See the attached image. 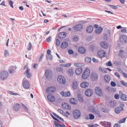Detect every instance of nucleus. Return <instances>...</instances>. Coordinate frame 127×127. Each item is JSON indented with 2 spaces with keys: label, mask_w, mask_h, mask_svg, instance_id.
<instances>
[{
  "label": "nucleus",
  "mask_w": 127,
  "mask_h": 127,
  "mask_svg": "<svg viewBox=\"0 0 127 127\" xmlns=\"http://www.w3.org/2000/svg\"><path fill=\"white\" fill-rule=\"evenodd\" d=\"M73 116L74 119L75 120H78V119L80 118L81 117V111L79 110H75L73 111Z\"/></svg>",
  "instance_id": "f257e3e1"
},
{
  "label": "nucleus",
  "mask_w": 127,
  "mask_h": 127,
  "mask_svg": "<svg viewBox=\"0 0 127 127\" xmlns=\"http://www.w3.org/2000/svg\"><path fill=\"white\" fill-rule=\"evenodd\" d=\"M8 77V72L5 70L2 71L0 73V78L2 80H5Z\"/></svg>",
  "instance_id": "f03ea898"
},
{
  "label": "nucleus",
  "mask_w": 127,
  "mask_h": 127,
  "mask_svg": "<svg viewBox=\"0 0 127 127\" xmlns=\"http://www.w3.org/2000/svg\"><path fill=\"white\" fill-rule=\"evenodd\" d=\"M90 76V69L87 68L84 70V72L82 73V78L83 79H88Z\"/></svg>",
  "instance_id": "7ed1b4c3"
},
{
  "label": "nucleus",
  "mask_w": 127,
  "mask_h": 127,
  "mask_svg": "<svg viewBox=\"0 0 127 127\" xmlns=\"http://www.w3.org/2000/svg\"><path fill=\"white\" fill-rule=\"evenodd\" d=\"M25 69H26V70L25 72L26 76H27L28 78H30L32 74L30 72V69L28 68V65H25V66L24 67V70H25Z\"/></svg>",
  "instance_id": "20e7f679"
},
{
  "label": "nucleus",
  "mask_w": 127,
  "mask_h": 127,
  "mask_svg": "<svg viewBox=\"0 0 127 127\" xmlns=\"http://www.w3.org/2000/svg\"><path fill=\"white\" fill-rule=\"evenodd\" d=\"M45 76L47 79H51L53 76L52 71L50 70V69H47L45 71Z\"/></svg>",
  "instance_id": "39448f33"
},
{
  "label": "nucleus",
  "mask_w": 127,
  "mask_h": 127,
  "mask_svg": "<svg viewBox=\"0 0 127 127\" xmlns=\"http://www.w3.org/2000/svg\"><path fill=\"white\" fill-rule=\"evenodd\" d=\"M58 82L60 84H65L66 83V79L64 76L60 75L58 78Z\"/></svg>",
  "instance_id": "423d86ee"
},
{
  "label": "nucleus",
  "mask_w": 127,
  "mask_h": 127,
  "mask_svg": "<svg viewBox=\"0 0 127 127\" xmlns=\"http://www.w3.org/2000/svg\"><path fill=\"white\" fill-rule=\"evenodd\" d=\"M95 90L97 96H99V97H102V96H103V91L101 88L99 87H96L95 88Z\"/></svg>",
  "instance_id": "0eeeda50"
},
{
  "label": "nucleus",
  "mask_w": 127,
  "mask_h": 127,
  "mask_svg": "<svg viewBox=\"0 0 127 127\" xmlns=\"http://www.w3.org/2000/svg\"><path fill=\"white\" fill-rule=\"evenodd\" d=\"M23 86L25 89H29L30 87V84L27 80H24L23 81Z\"/></svg>",
  "instance_id": "6e6552de"
},
{
  "label": "nucleus",
  "mask_w": 127,
  "mask_h": 127,
  "mask_svg": "<svg viewBox=\"0 0 127 127\" xmlns=\"http://www.w3.org/2000/svg\"><path fill=\"white\" fill-rule=\"evenodd\" d=\"M120 42L123 44H127V36L126 35H122L120 37Z\"/></svg>",
  "instance_id": "1a4fd4ad"
},
{
  "label": "nucleus",
  "mask_w": 127,
  "mask_h": 127,
  "mask_svg": "<svg viewBox=\"0 0 127 127\" xmlns=\"http://www.w3.org/2000/svg\"><path fill=\"white\" fill-rule=\"evenodd\" d=\"M56 91V88L55 87H48L46 90V92L47 94H49V93H54Z\"/></svg>",
  "instance_id": "9d476101"
},
{
  "label": "nucleus",
  "mask_w": 127,
  "mask_h": 127,
  "mask_svg": "<svg viewBox=\"0 0 127 127\" xmlns=\"http://www.w3.org/2000/svg\"><path fill=\"white\" fill-rule=\"evenodd\" d=\"M74 29L75 31H81V30H83V25H76L74 27Z\"/></svg>",
  "instance_id": "9b49d317"
},
{
  "label": "nucleus",
  "mask_w": 127,
  "mask_h": 127,
  "mask_svg": "<svg viewBox=\"0 0 127 127\" xmlns=\"http://www.w3.org/2000/svg\"><path fill=\"white\" fill-rule=\"evenodd\" d=\"M12 109L13 111H15V112H18V111L20 110V104L18 103L14 104L12 106Z\"/></svg>",
  "instance_id": "f8f14e48"
},
{
  "label": "nucleus",
  "mask_w": 127,
  "mask_h": 127,
  "mask_svg": "<svg viewBox=\"0 0 127 127\" xmlns=\"http://www.w3.org/2000/svg\"><path fill=\"white\" fill-rule=\"evenodd\" d=\"M98 55L100 58H104L106 56V52L105 51L100 50L98 52Z\"/></svg>",
  "instance_id": "ddd939ff"
},
{
  "label": "nucleus",
  "mask_w": 127,
  "mask_h": 127,
  "mask_svg": "<svg viewBox=\"0 0 127 127\" xmlns=\"http://www.w3.org/2000/svg\"><path fill=\"white\" fill-rule=\"evenodd\" d=\"M119 56L121 58H125V57H126L127 56V54L125 53V51H124V50H121L119 51Z\"/></svg>",
  "instance_id": "4468645a"
},
{
  "label": "nucleus",
  "mask_w": 127,
  "mask_h": 127,
  "mask_svg": "<svg viewBox=\"0 0 127 127\" xmlns=\"http://www.w3.org/2000/svg\"><path fill=\"white\" fill-rule=\"evenodd\" d=\"M47 99L48 101L51 103H54L55 102V97L53 95L50 94L47 96Z\"/></svg>",
  "instance_id": "2eb2a0df"
},
{
  "label": "nucleus",
  "mask_w": 127,
  "mask_h": 127,
  "mask_svg": "<svg viewBox=\"0 0 127 127\" xmlns=\"http://www.w3.org/2000/svg\"><path fill=\"white\" fill-rule=\"evenodd\" d=\"M61 95H62L63 97H70V96H71V92H70V91H62Z\"/></svg>",
  "instance_id": "dca6fc26"
},
{
  "label": "nucleus",
  "mask_w": 127,
  "mask_h": 127,
  "mask_svg": "<svg viewBox=\"0 0 127 127\" xmlns=\"http://www.w3.org/2000/svg\"><path fill=\"white\" fill-rule=\"evenodd\" d=\"M62 108L65 110H69L71 109V106L66 103H64L62 104Z\"/></svg>",
  "instance_id": "f3484780"
},
{
  "label": "nucleus",
  "mask_w": 127,
  "mask_h": 127,
  "mask_svg": "<svg viewBox=\"0 0 127 127\" xmlns=\"http://www.w3.org/2000/svg\"><path fill=\"white\" fill-rule=\"evenodd\" d=\"M67 36V33L65 32H62L58 35L59 38H65Z\"/></svg>",
  "instance_id": "a211bd4d"
},
{
  "label": "nucleus",
  "mask_w": 127,
  "mask_h": 127,
  "mask_svg": "<svg viewBox=\"0 0 127 127\" xmlns=\"http://www.w3.org/2000/svg\"><path fill=\"white\" fill-rule=\"evenodd\" d=\"M122 111H124V107L122 106L116 108L115 109V111L116 114H120Z\"/></svg>",
  "instance_id": "6ab92c4d"
},
{
  "label": "nucleus",
  "mask_w": 127,
  "mask_h": 127,
  "mask_svg": "<svg viewBox=\"0 0 127 127\" xmlns=\"http://www.w3.org/2000/svg\"><path fill=\"white\" fill-rule=\"evenodd\" d=\"M85 95L87 97H91L93 95V91L91 89H87L85 91Z\"/></svg>",
  "instance_id": "aec40b11"
},
{
  "label": "nucleus",
  "mask_w": 127,
  "mask_h": 127,
  "mask_svg": "<svg viewBox=\"0 0 127 127\" xmlns=\"http://www.w3.org/2000/svg\"><path fill=\"white\" fill-rule=\"evenodd\" d=\"M94 30V28L93 27V26L89 25L87 27L86 31L88 32V33H92Z\"/></svg>",
  "instance_id": "412c9836"
},
{
  "label": "nucleus",
  "mask_w": 127,
  "mask_h": 127,
  "mask_svg": "<svg viewBox=\"0 0 127 127\" xmlns=\"http://www.w3.org/2000/svg\"><path fill=\"white\" fill-rule=\"evenodd\" d=\"M91 78L93 81H96V80H98V74L95 72H92L91 74Z\"/></svg>",
  "instance_id": "4be33fe9"
},
{
  "label": "nucleus",
  "mask_w": 127,
  "mask_h": 127,
  "mask_svg": "<svg viewBox=\"0 0 127 127\" xmlns=\"http://www.w3.org/2000/svg\"><path fill=\"white\" fill-rule=\"evenodd\" d=\"M78 52L81 54H85L86 53V49L83 47H81L78 49Z\"/></svg>",
  "instance_id": "5701e85b"
},
{
  "label": "nucleus",
  "mask_w": 127,
  "mask_h": 127,
  "mask_svg": "<svg viewBox=\"0 0 127 127\" xmlns=\"http://www.w3.org/2000/svg\"><path fill=\"white\" fill-rule=\"evenodd\" d=\"M68 42H64L61 44V48L63 49H66L68 47Z\"/></svg>",
  "instance_id": "b1692460"
},
{
  "label": "nucleus",
  "mask_w": 127,
  "mask_h": 127,
  "mask_svg": "<svg viewBox=\"0 0 127 127\" xmlns=\"http://www.w3.org/2000/svg\"><path fill=\"white\" fill-rule=\"evenodd\" d=\"M82 72H83V69L81 68H77L75 70V74L77 75H80L82 73Z\"/></svg>",
  "instance_id": "393cba45"
},
{
  "label": "nucleus",
  "mask_w": 127,
  "mask_h": 127,
  "mask_svg": "<svg viewBox=\"0 0 127 127\" xmlns=\"http://www.w3.org/2000/svg\"><path fill=\"white\" fill-rule=\"evenodd\" d=\"M15 70H16V67L15 66H11V68L9 69V74H13V73L15 72Z\"/></svg>",
  "instance_id": "a878e982"
},
{
  "label": "nucleus",
  "mask_w": 127,
  "mask_h": 127,
  "mask_svg": "<svg viewBox=\"0 0 127 127\" xmlns=\"http://www.w3.org/2000/svg\"><path fill=\"white\" fill-rule=\"evenodd\" d=\"M89 86V83L87 82H84L80 84V87L81 88H87Z\"/></svg>",
  "instance_id": "bb28decb"
},
{
  "label": "nucleus",
  "mask_w": 127,
  "mask_h": 127,
  "mask_svg": "<svg viewBox=\"0 0 127 127\" xmlns=\"http://www.w3.org/2000/svg\"><path fill=\"white\" fill-rule=\"evenodd\" d=\"M78 86V83L77 81L74 80L72 82V88L74 90H76L77 89V87Z\"/></svg>",
  "instance_id": "cd10ccee"
},
{
  "label": "nucleus",
  "mask_w": 127,
  "mask_h": 127,
  "mask_svg": "<svg viewBox=\"0 0 127 127\" xmlns=\"http://www.w3.org/2000/svg\"><path fill=\"white\" fill-rule=\"evenodd\" d=\"M101 46L102 48L106 49L108 47V43L106 42H102L101 43Z\"/></svg>",
  "instance_id": "c85d7f7f"
},
{
  "label": "nucleus",
  "mask_w": 127,
  "mask_h": 127,
  "mask_svg": "<svg viewBox=\"0 0 127 127\" xmlns=\"http://www.w3.org/2000/svg\"><path fill=\"white\" fill-rule=\"evenodd\" d=\"M77 99L80 103H83L84 102V99H83V96L80 94L77 95Z\"/></svg>",
  "instance_id": "c756f323"
},
{
  "label": "nucleus",
  "mask_w": 127,
  "mask_h": 127,
  "mask_svg": "<svg viewBox=\"0 0 127 127\" xmlns=\"http://www.w3.org/2000/svg\"><path fill=\"white\" fill-rule=\"evenodd\" d=\"M74 65L75 67H84L85 66V64L82 63H75Z\"/></svg>",
  "instance_id": "7c9ffc66"
},
{
  "label": "nucleus",
  "mask_w": 127,
  "mask_h": 127,
  "mask_svg": "<svg viewBox=\"0 0 127 127\" xmlns=\"http://www.w3.org/2000/svg\"><path fill=\"white\" fill-rule=\"evenodd\" d=\"M102 31H103V28H102L101 27L98 28L95 30V32H96V33H97V34H100V33H101V32H102Z\"/></svg>",
  "instance_id": "2f4dec72"
},
{
  "label": "nucleus",
  "mask_w": 127,
  "mask_h": 127,
  "mask_svg": "<svg viewBox=\"0 0 127 127\" xmlns=\"http://www.w3.org/2000/svg\"><path fill=\"white\" fill-rule=\"evenodd\" d=\"M70 103L72 104V105H77V101H76V99L71 98L69 100Z\"/></svg>",
  "instance_id": "473e14b6"
},
{
  "label": "nucleus",
  "mask_w": 127,
  "mask_h": 127,
  "mask_svg": "<svg viewBox=\"0 0 127 127\" xmlns=\"http://www.w3.org/2000/svg\"><path fill=\"white\" fill-rule=\"evenodd\" d=\"M91 61H92V59H91V58H89L88 57H85V62L86 63H87V64L88 63H91Z\"/></svg>",
  "instance_id": "72a5a7b5"
},
{
  "label": "nucleus",
  "mask_w": 127,
  "mask_h": 127,
  "mask_svg": "<svg viewBox=\"0 0 127 127\" xmlns=\"http://www.w3.org/2000/svg\"><path fill=\"white\" fill-rule=\"evenodd\" d=\"M53 115H54V116H55V117H56L58 119H59V120L62 121V122H64V119H63V118H61L60 116L56 114L55 113H53Z\"/></svg>",
  "instance_id": "f704fd0d"
},
{
  "label": "nucleus",
  "mask_w": 127,
  "mask_h": 127,
  "mask_svg": "<svg viewBox=\"0 0 127 127\" xmlns=\"http://www.w3.org/2000/svg\"><path fill=\"white\" fill-rule=\"evenodd\" d=\"M103 126H104V127H111V123L110 122H103Z\"/></svg>",
  "instance_id": "c9c22d12"
},
{
  "label": "nucleus",
  "mask_w": 127,
  "mask_h": 127,
  "mask_svg": "<svg viewBox=\"0 0 127 127\" xmlns=\"http://www.w3.org/2000/svg\"><path fill=\"white\" fill-rule=\"evenodd\" d=\"M104 80L107 83H109L110 80V76L109 75H105L104 76Z\"/></svg>",
  "instance_id": "e433bc0d"
},
{
  "label": "nucleus",
  "mask_w": 127,
  "mask_h": 127,
  "mask_svg": "<svg viewBox=\"0 0 127 127\" xmlns=\"http://www.w3.org/2000/svg\"><path fill=\"white\" fill-rule=\"evenodd\" d=\"M94 114H96V115H98V117L101 118V115H100V111L97 109H94V111L93 112Z\"/></svg>",
  "instance_id": "4c0bfd02"
},
{
  "label": "nucleus",
  "mask_w": 127,
  "mask_h": 127,
  "mask_svg": "<svg viewBox=\"0 0 127 127\" xmlns=\"http://www.w3.org/2000/svg\"><path fill=\"white\" fill-rule=\"evenodd\" d=\"M121 99H122L123 101H127V95L125 94H123L121 96Z\"/></svg>",
  "instance_id": "58836bf2"
},
{
  "label": "nucleus",
  "mask_w": 127,
  "mask_h": 127,
  "mask_svg": "<svg viewBox=\"0 0 127 127\" xmlns=\"http://www.w3.org/2000/svg\"><path fill=\"white\" fill-rule=\"evenodd\" d=\"M88 111L89 112H91L92 113H93L95 111V108L93 106H90L88 108Z\"/></svg>",
  "instance_id": "ea45409f"
},
{
  "label": "nucleus",
  "mask_w": 127,
  "mask_h": 127,
  "mask_svg": "<svg viewBox=\"0 0 127 127\" xmlns=\"http://www.w3.org/2000/svg\"><path fill=\"white\" fill-rule=\"evenodd\" d=\"M4 55L5 57H7L8 56H9V52L7 50H5L4 51Z\"/></svg>",
  "instance_id": "a19ab883"
},
{
  "label": "nucleus",
  "mask_w": 127,
  "mask_h": 127,
  "mask_svg": "<svg viewBox=\"0 0 127 127\" xmlns=\"http://www.w3.org/2000/svg\"><path fill=\"white\" fill-rule=\"evenodd\" d=\"M31 48H32V44L31 43H29L27 46V50H31Z\"/></svg>",
  "instance_id": "79ce46f5"
},
{
  "label": "nucleus",
  "mask_w": 127,
  "mask_h": 127,
  "mask_svg": "<svg viewBox=\"0 0 127 127\" xmlns=\"http://www.w3.org/2000/svg\"><path fill=\"white\" fill-rule=\"evenodd\" d=\"M68 73L69 75H70V76H71V75H73V74H74V71H73V69H68Z\"/></svg>",
  "instance_id": "37998d69"
},
{
  "label": "nucleus",
  "mask_w": 127,
  "mask_h": 127,
  "mask_svg": "<svg viewBox=\"0 0 127 127\" xmlns=\"http://www.w3.org/2000/svg\"><path fill=\"white\" fill-rule=\"evenodd\" d=\"M62 115H63V116H64V117L67 116H67H70V113H69V112L68 111L65 112V113L64 112Z\"/></svg>",
  "instance_id": "c03bdc74"
},
{
  "label": "nucleus",
  "mask_w": 127,
  "mask_h": 127,
  "mask_svg": "<svg viewBox=\"0 0 127 127\" xmlns=\"http://www.w3.org/2000/svg\"><path fill=\"white\" fill-rule=\"evenodd\" d=\"M89 117L90 120H94V119H95V116H94L93 114H89Z\"/></svg>",
  "instance_id": "a18cd8bd"
},
{
  "label": "nucleus",
  "mask_w": 127,
  "mask_h": 127,
  "mask_svg": "<svg viewBox=\"0 0 127 127\" xmlns=\"http://www.w3.org/2000/svg\"><path fill=\"white\" fill-rule=\"evenodd\" d=\"M22 107L24 109L25 111H28V108H27V106H25L23 103L21 104Z\"/></svg>",
  "instance_id": "49530a36"
},
{
  "label": "nucleus",
  "mask_w": 127,
  "mask_h": 127,
  "mask_svg": "<svg viewBox=\"0 0 127 127\" xmlns=\"http://www.w3.org/2000/svg\"><path fill=\"white\" fill-rule=\"evenodd\" d=\"M109 6H110L111 7V8H113V9H118V7L116 6V5H108Z\"/></svg>",
  "instance_id": "de8ad7c7"
},
{
  "label": "nucleus",
  "mask_w": 127,
  "mask_h": 127,
  "mask_svg": "<svg viewBox=\"0 0 127 127\" xmlns=\"http://www.w3.org/2000/svg\"><path fill=\"white\" fill-rule=\"evenodd\" d=\"M73 41H74V42H77V41H78L79 40V37L74 36L73 38Z\"/></svg>",
  "instance_id": "09e8293b"
},
{
  "label": "nucleus",
  "mask_w": 127,
  "mask_h": 127,
  "mask_svg": "<svg viewBox=\"0 0 127 127\" xmlns=\"http://www.w3.org/2000/svg\"><path fill=\"white\" fill-rule=\"evenodd\" d=\"M8 3L11 7H12V8H13V2H12L11 0H9Z\"/></svg>",
  "instance_id": "8fccbe9b"
},
{
  "label": "nucleus",
  "mask_w": 127,
  "mask_h": 127,
  "mask_svg": "<svg viewBox=\"0 0 127 127\" xmlns=\"http://www.w3.org/2000/svg\"><path fill=\"white\" fill-rule=\"evenodd\" d=\"M121 83L122 84V85H123V86H125V87H127V83H126V82H125V81H124V80L121 81Z\"/></svg>",
  "instance_id": "3c124183"
},
{
  "label": "nucleus",
  "mask_w": 127,
  "mask_h": 127,
  "mask_svg": "<svg viewBox=\"0 0 127 127\" xmlns=\"http://www.w3.org/2000/svg\"><path fill=\"white\" fill-rule=\"evenodd\" d=\"M125 122H126V118H124V119H122L121 120H120L119 122V123L123 124V123H125Z\"/></svg>",
  "instance_id": "603ef678"
},
{
  "label": "nucleus",
  "mask_w": 127,
  "mask_h": 127,
  "mask_svg": "<svg viewBox=\"0 0 127 127\" xmlns=\"http://www.w3.org/2000/svg\"><path fill=\"white\" fill-rule=\"evenodd\" d=\"M52 55H48L47 56V59H48L49 60H52Z\"/></svg>",
  "instance_id": "864d4df0"
},
{
  "label": "nucleus",
  "mask_w": 127,
  "mask_h": 127,
  "mask_svg": "<svg viewBox=\"0 0 127 127\" xmlns=\"http://www.w3.org/2000/svg\"><path fill=\"white\" fill-rule=\"evenodd\" d=\"M104 40H108L109 39V36H108V34H104Z\"/></svg>",
  "instance_id": "5fc2aeb1"
},
{
  "label": "nucleus",
  "mask_w": 127,
  "mask_h": 127,
  "mask_svg": "<svg viewBox=\"0 0 127 127\" xmlns=\"http://www.w3.org/2000/svg\"><path fill=\"white\" fill-rule=\"evenodd\" d=\"M57 71H58V72H61V71H63V68L60 67H57Z\"/></svg>",
  "instance_id": "6e6d98bb"
},
{
  "label": "nucleus",
  "mask_w": 127,
  "mask_h": 127,
  "mask_svg": "<svg viewBox=\"0 0 127 127\" xmlns=\"http://www.w3.org/2000/svg\"><path fill=\"white\" fill-rule=\"evenodd\" d=\"M92 61L93 62H94V63H99V60L95 59L94 58H92Z\"/></svg>",
  "instance_id": "4d7b16f0"
},
{
  "label": "nucleus",
  "mask_w": 127,
  "mask_h": 127,
  "mask_svg": "<svg viewBox=\"0 0 127 127\" xmlns=\"http://www.w3.org/2000/svg\"><path fill=\"white\" fill-rule=\"evenodd\" d=\"M115 99L116 100H119L120 99V96L118 94H116L114 96Z\"/></svg>",
  "instance_id": "13d9d810"
},
{
  "label": "nucleus",
  "mask_w": 127,
  "mask_h": 127,
  "mask_svg": "<svg viewBox=\"0 0 127 127\" xmlns=\"http://www.w3.org/2000/svg\"><path fill=\"white\" fill-rule=\"evenodd\" d=\"M56 45L57 46H59V45H60V40H59V39H57Z\"/></svg>",
  "instance_id": "bf43d9fd"
},
{
  "label": "nucleus",
  "mask_w": 127,
  "mask_h": 127,
  "mask_svg": "<svg viewBox=\"0 0 127 127\" xmlns=\"http://www.w3.org/2000/svg\"><path fill=\"white\" fill-rule=\"evenodd\" d=\"M9 94H10V95H12V96H17V95H19L16 93H13V92L11 91H10Z\"/></svg>",
  "instance_id": "052dcab7"
},
{
  "label": "nucleus",
  "mask_w": 127,
  "mask_h": 127,
  "mask_svg": "<svg viewBox=\"0 0 127 127\" xmlns=\"http://www.w3.org/2000/svg\"><path fill=\"white\" fill-rule=\"evenodd\" d=\"M106 65H107V66H110V67L111 66H113V64H112V62H109L108 63H107V64H106Z\"/></svg>",
  "instance_id": "680f3d73"
},
{
  "label": "nucleus",
  "mask_w": 127,
  "mask_h": 127,
  "mask_svg": "<svg viewBox=\"0 0 127 127\" xmlns=\"http://www.w3.org/2000/svg\"><path fill=\"white\" fill-rule=\"evenodd\" d=\"M107 34H109V37H111V36L112 35L111 31L110 30H107Z\"/></svg>",
  "instance_id": "e2e57ef3"
},
{
  "label": "nucleus",
  "mask_w": 127,
  "mask_h": 127,
  "mask_svg": "<svg viewBox=\"0 0 127 127\" xmlns=\"http://www.w3.org/2000/svg\"><path fill=\"white\" fill-rule=\"evenodd\" d=\"M54 125L56 126V127H59V123H58V122L57 121H54Z\"/></svg>",
  "instance_id": "0e129e2a"
},
{
  "label": "nucleus",
  "mask_w": 127,
  "mask_h": 127,
  "mask_svg": "<svg viewBox=\"0 0 127 127\" xmlns=\"http://www.w3.org/2000/svg\"><path fill=\"white\" fill-rule=\"evenodd\" d=\"M68 53L71 55L74 54V51L72 50H68Z\"/></svg>",
  "instance_id": "69168bd1"
},
{
  "label": "nucleus",
  "mask_w": 127,
  "mask_h": 127,
  "mask_svg": "<svg viewBox=\"0 0 127 127\" xmlns=\"http://www.w3.org/2000/svg\"><path fill=\"white\" fill-rule=\"evenodd\" d=\"M111 85L112 86V87H116V83H115L114 81H112L111 82Z\"/></svg>",
  "instance_id": "338daca9"
},
{
  "label": "nucleus",
  "mask_w": 127,
  "mask_h": 127,
  "mask_svg": "<svg viewBox=\"0 0 127 127\" xmlns=\"http://www.w3.org/2000/svg\"><path fill=\"white\" fill-rule=\"evenodd\" d=\"M86 39H87V41H91V40H92V37L88 36Z\"/></svg>",
  "instance_id": "774afa93"
}]
</instances>
